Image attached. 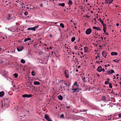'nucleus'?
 <instances>
[{
  "label": "nucleus",
  "instance_id": "obj_1",
  "mask_svg": "<svg viewBox=\"0 0 121 121\" xmlns=\"http://www.w3.org/2000/svg\"><path fill=\"white\" fill-rule=\"evenodd\" d=\"M71 89L73 91L72 93L74 94V93L77 92L81 90V89L79 88H77L76 86L74 85L73 84V85L72 86Z\"/></svg>",
  "mask_w": 121,
  "mask_h": 121
},
{
  "label": "nucleus",
  "instance_id": "obj_2",
  "mask_svg": "<svg viewBox=\"0 0 121 121\" xmlns=\"http://www.w3.org/2000/svg\"><path fill=\"white\" fill-rule=\"evenodd\" d=\"M64 74L65 77L67 78H69V73L68 70H65L64 71Z\"/></svg>",
  "mask_w": 121,
  "mask_h": 121
},
{
  "label": "nucleus",
  "instance_id": "obj_3",
  "mask_svg": "<svg viewBox=\"0 0 121 121\" xmlns=\"http://www.w3.org/2000/svg\"><path fill=\"white\" fill-rule=\"evenodd\" d=\"M30 40V38H28L25 39L24 40V41L26 43V44L28 45L30 44V43H29L30 42L29 41Z\"/></svg>",
  "mask_w": 121,
  "mask_h": 121
},
{
  "label": "nucleus",
  "instance_id": "obj_4",
  "mask_svg": "<svg viewBox=\"0 0 121 121\" xmlns=\"http://www.w3.org/2000/svg\"><path fill=\"white\" fill-rule=\"evenodd\" d=\"M106 73L108 75H110L113 73H115L114 70L113 69H111L109 71H107L106 72Z\"/></svg>",
  "mask_w": 121,
  "mask_h": 121
},
{
  "label": "nucleus",
  "instance_id": "obj_5",
  "mask_svg": "<svg viewBox=\"0 0 121 121\" xmlns=\"http://www.w3.org/2000/svg\"><path fill=\"white\" fill-rule=\"evenodd\" d=\"M44 118L48 121H52V120L49 117L48 115L47 114H46L45 115Z\"/></svg>",
  "mask_w": 121,
  "mask_h": 121
},
{
  "label": "nucleus",
  "instance_id": "obj_6",
  "mask_svg": "<svg viewBox=\"0 0 121 121\" xmlns=\"http://www.w3.org/2000/svg\"><path fill=\"white\" fill-rule=\"evenodd\" d=\"M92 31V30L90 28L87 29L86 31V35H89L91 34Z\"/></svg>",
  "mask_w": 121,
  "mask_h": 121
},
{
  "label": "nucleus",
  "instance_id": "obj_7",
  "mask_svg": "<svg viewBox=\"0 0 121 121\" xmlns=\"http://www.w3.org/2000/svg\"><path fill=\"white\" fill-rule=\"evenodd\" d=\"M113 1V0H105L104 4L107 3L108 4L109 3V4H111L112 3Z\"/></svg>",
  "mask_w": 121,
  "mask_h": 121
},
{
  "label": "nucleus",
  "instance_id": "obj_8",
  "mask_svg": "<svg viewBox=\"0 0 121 121\" xmlns=\"http://www.w3.org/2000/svg\"><path fill=\"white\" fill-rule=\"evenodd\" d=\"M20 121H23L25 120L26 119V116L25 115H24L22 116H21L20 117Z\"/></svg>",
  "mask_w": 121,
  "mask_h": 121
},
{
  "label": "nucleus",
  "instance_id": "obj_9",
  "mask_svg": "<svg viewBox=\"0 0 121 121\" xmlns=\"http://www.w3.org/2000/svg\"><path fill=\"white\" fill-rule=\"evenodd\" d=\"M102 54L104 57L105 58H106V57L107 56V53L106 51H103L102 53Z\"/></svg>",
  "mask_w": 121,
  "mask_h": 121
},
{
  "label": "nucleus",
  "instance_id": "obj_10",
  "mask_svg": "<svg viewBox=\"0 0 121 121\" xmlns=\"http://www.w3.org/2000/svg\"><path fill=\"white\" fill-rule=\"evenodd\" d=\"M39 26V25H37L33 27H31V30H32L33 31H35V29H37Z\"/></svg>",
  "mask_w": 121,
  "mask_h": 121
},
{
  "label": "nucleus",
  "instance_id": "obj_11",
  "mask_svg": "<svg viewBox=\"0 0 121 121\" xmlns=\"http://www.w3.org/2000/svg\"><path fill=\"white\" fill-rule=\"evenodd\" d=\"M106 97L104 96H103L101 98V100L103 101L104 102H107V101L106 100Z\"/></svg>",
  "mask_w": 121,
  "mask_h": 121
},
{
  "label": "nucleus",
  "instance_id": "obj_12",
  "mask_svg": "<svg viewBox=\"0 0 121 121\" xmlns=\"http://www.w3.org/2000/svg\"><path fill=\"white\" fill-rule=\"evenodd\" d=\"M96 70L99 72H101L102 70V68L101 66H99L96 69Z\"/></svg>",
  "mask_w": 121,
  "mask_h": 121
},
{
  "label": "nucleus",
  "instance_id": "obj_13",
  "mask_svg": "<svg viewBox=\"0 0 121 121\" xmlns=\"http://www.w3.org/2000/svg\"><path fill=\"white\" fill-rule=\"evenodd\" d=\"M22 96L23 97L25 98L26 97L29 98L30 97V94L28 95L25 94L22 95Z\"/></svg>",
  "mask_w": 121,
  "mask_h": 121
},
{
  "label": "nucleus",
  "instance_id": "obj_14",
  "mask_svg": "<svg viewBox=\"0 0 121 121\" xmlns=\"http://www.w3.org/2000/svg\"><path fill=\"white\" fill-rule=\"evenodd\" d=\"M93 28L95 30H97L100 31L101 30V29L100 27H96V26H93Z\"/></svg>",
  "mask_w": 121,
  "mask_h": 121
},
{
  "label": "nucleus",
  "instance_id": "obj_15",
  "mask_svg": "<svg viewBox=\"0 0 121 121\" xmlns=\"http://www.w3.org/2000/svg\"><path fill=\"white\" fill-rule=\"evenodd\" d=\"M23 49V48L22 47H20L17 48V50L18 52L21 51Z\"/></svg>",
  "mask_w": 121,
  "mask_h": 121
},
{
  "label": "nucleus",
  "instance_id": "obj_16",
  "mask_svg": "<svg viewBox=\"0 0 121 121\" xmlns=\"http://www.w3.org/2000/svg\"><path fill=\"white\" fill-rule=\"evenodd\" d=\"M118 54L116 52H111V55L112 56L117 55Z\"/></svg>",
  "mask_w": 121,
  "mask_h": 121
},
{
  "label": "nucleus",
  "instance_id": "obj_17",
  "mask_svg": "<svg viewBox=\"0 0 121 121\" xmlns=\"http://www.w3.org/2000/svg\"><path fill=\"white\" fill-rule=\"evenodd\" d=\"M73 84H74V85L76 86L77 88H79V85L78 84L77 82H75Z\"/></svg>",
  "mask_w": 121,
  "mask_h": 121
},
{
  "label": "nucleus",
  "instance_id": "obj_18",
  "mask_svg": "<svg viewBox=\"0 0 121 121\" xmlns=\"http://www.w3.org/2000/svg\"><path fill=\"white\" fill-rule=\"evenodd\" d=\"M34 84L35 85H39L40 84V83L38 82L34 81Z\"/></svg>",
  "mask_w": 121,
  "mask_h": 121
},
{
  "label": "nucleus",
  "instance_id": "obj_19",
  "mask_svg": "<svg viewBox=\"0 0 121 121\" xmlns=\"http://www.w3.org/2000/svg\"><path fill=\"white\" fill-rule=\"evenodd\" d=\"M58 99L60 100H61L63 99L62 96L61 95H59L57 97Z\"/></svg>",
  "mask_w": 121,
  "mask_h": 121
},
{
  "label": "nucleus",
  "instance_id": "obj_20",
  "mask_svg": "<svg viewBox=\"0 0 121 121\" xmlns=\"http://www.w3.org/2000/svg\"><path fill=\"white\" fill-rule=\"evenodd\" d=\"M4 92L3 91H2L0 92V97H2L4 95Z\"/></svg>",
  "mask_w": 121,
  "mask_h": 121
},
{
  "label": "nucleus",
  "instance_id": "obj_21",
  "mask_svg": "<svg viewBox=\"0 0 121 121\" xmlns=\"http://www.w3.org/2000/svg\"><path fill=\"white\" fill-rule=\"evenodd\" d=\"M11 18H12L11 17V15H9L7 17V20H8L11 19Z\"/></svg>",
  "mask_w": 121,
  "mask_h": 121
},
{
  "label": "nucleus",
  "instance_id": "obj_22",
  "mask_svg": "<svg viewBox=\"0 0 121 121\" xmlns=\"http://www.w3.org/2000/svg\"><path fill=\"white\" fill-rule=\"evenodd\" d=\"M30 71L28 70V71L27 72V77L28 78H30Z\"/></svg>",
  "mask_w": 121,
  "mask_h": 121
},
{
  "label": "nucleus",
  "instance_id": "obj_23",
  "mask_svg": "<svg viewBox=\"0 0 121 121\" xmlns=\"http://www.w3.org/2000/svg\"><path fill=\"white\" fill-rule=\"evenodd\" d=\"M31 74L33 76H35L36 75L35 72L33 70L31 72Z\"/></svg>",
  "mask_w": 121,
  "mask_h": 121
},
{
  "label": "nucleus",
  "instance_id": "obj_24",
  "mask_svg": "<svg viewBox=\"0 0 121 121\" xmlns=\"http://www.w3.org/2000/svg\"><path fill=\"white\" fill-rule=\"evenodd\" d=\"M68 4L69 5H71L72 4V1L70 0H69Z\"/></svg>",
  "mask_w": 121,
  "mask_h": 121
},
{
  "label": "nucleus",
  "instance_id": "obj_25",
  "mask_svg": "<svg viewBox=\"0 0 121 121\" xmlns=\"http://www.w3.org/2000/svg\"><path fill=\"white\" fill-rule=\"evenodd\" d=\"M75 39V37H72L71 39V41L72 42H73Z\"/></svg>",
  "mask_w": 121,
  "mask_h": 121
},
{
  "label": "nucleus",
  "instance_id": "obj_26",
  "mask_svg": "<svg viewBox=\"0 0 121 121\" xmlns=\"http://www.w3.org/2000/svg\"><path fill=\"white\" fill-rule=\"evenodd\" d=\"M59 6H61L62 7H64L65 6V4L64 3L62 4L60 3L59 4Z\"/></svg>",
  "mask_w": 121,
  "mask_h": 121
},
{
  "label": "nucleus",
  "instance_id": "obj_27",
  "mask_svg": "<svg viewBox=\"0 0 121 121\" xmlns=\"http://www.w3.org/2000/svg\"><path fill=\"white\" fill-rule=\"evenodd\" d=\"M13 75L14 76L15 78H17L18 76V74L17 73L14 74Z\"/></svg>",
  "mask_w": 121,
  "mask_h": 121
},
{
  "label": "nucleus",
  "instance_id": "obj_28",
  "mask_svg": "<svg viewBox=\"0 0 121 121\" xmlns=\"http://www.w3.org/2000/svg\"><path fill=\"white\" fill-rule=\"evenodd\" d=\"M60 26H61L62 28H64V26L63 24L62 23H61L60 24Z\"/></svg>",
  "mask_w": 121,
  "mask_h": 121
},
{
  "label": "nucleus",
  "instance_id": "obj_29",
  "mask_svg": "<svg viewBox=\"0 0 121 121\" xmlns=\"http://www.w3.org/2000/svg\"><path fill=\"white\" fill-rule=\"evenodd\" d=\"M103 29H105L106 30V24H104L103 25Z\"/></svg>",
  "mask_w": 121,
  "mask_h": 121
},
{
  "label": "nucleus",
  "instance_id": "obj_30",
  "mask_svg": "<svg viewBox=\"0 0 121 121\" xmlns=\"http://www.w3.org/2000/svg\"><path fill=\"white\" fill-rule=\"evenodd\" d=\"M31 46L32 47H36V46L37 45L36 44H32V43H31Z\"/></svg>",
  "mask_w": 121,
  "mask_h": 121
},
{
  "label": "nucleus",
  "instance_id": "obj_31",
  "mask_svg": "<svg viewBox=\"0 0 121 121\" xmlns=\"http://www.w3.org/2000/svg\"><path fill=\"white\" fill-rule=\"evenodd\" d=\"M21 62L23 63H25V61L24 60L22 59L21 60Z\"/></svg>",
  "mask_w": 121,
  "mask_h": 121
},
{
  "label": "nucleus",
  "instance_id": "obj_32",
  "mask_svg": "<svg viewBox=\"0 0 121 121\" xmlns=\"http://www.w3.org/2000/svg\"><path fill=\"white\" fill-rule=\"evenodd\" d=\"M112 83H109V87L110 88H112Z\"/></svg>",
  "mask_w": 121,
  "mask_h": 121
},
{
  "label": "nucleus",
  "instance_id": "obj_33",
  "mask_svg": "<svg viewBox=\"0 0 121 121\" xmlns=\"http://www.w3.org/2000/svg\"><path fill=\"white\" fill-rule=\"evenodd\" d=\"M113 61H114L115 62H117L118 63V62H119V60L116 59V60H113Z\"/></svg>",
  "mask_w": 121,
  "mask_h": 121
},
{
  "label": "nucleus",
  "instance_id": "obj_34",
  "mask_svg": "<svg viewBox=\"0 0 121 121\" xmlns=\"http://www.w3.org/2000/svg\"><path fill=\"white\" fill-rule=\"evenodd\" d=\"M85 79H86V78L85 77H84L83 78H82V80L84 82H86Z\"/></svg>",
  "mask_w": 121,
  "mask_h": 121
},
{
  "label": "nucleus",
  "instance_id": "obj_35",
  "mask_svg": "<svg viewBox=\"0 0 121 121\" xmlns=\"http://www.w3.org/2000/svg\"><path fill=\"white\" fill-rule=\"evenodd\" d=\"M104 83L105 85H107L109 83V82L108 81H106Z\"/></svg>",
  "mask_w": 121,
  "mask_h": 121
},
{
  "label": "nucleus",
  "instance_id": "obj_36",
  "mask_svg": "<svg viewBox=\"0 0 121 121\" xmlns=\"http://www.w3.org/2000/svg\"><path fill=\"white\" fill-rule=\"evenodd\" d=\"M60 118H64V115L63 114H62L60 116Z\"/></svg>",
  "mask_w": 121,
  "mask_h": 121
},
{
  "label": "nucleus",
  "instance_id": "obj_37",
  "mask_svg": "<svg viewBox=\"0 0 121 121\" xmlns=\"http://www.w3.org/2000/svg\"><path fill=\"white\" fill-rule=\"evenodd\" d=\"M100 22L101 23L102 25H103L104 24V22L102 20H100Z\"/></svg>",
  "mask_w": 121,
  "mask_h": 121
},
{
  "label": "nucleus",
  "instance_id": "obj_38",
  "mask_svg": "<svg viewBox=\"0 0 121 121\" xmlns=\"http://www.w3.org/2000/svg\"><path fill=\"white\" fill-rule=\"evenodd\" d=\"M84 50H86L87 51V50L88 49L87 47H84Z\"/></svg>",
  "mask_w": 121,
  "mask_h": 121
},
{
  "label": "nucleus",
  "instance_id": "obj_39",
  "mask_svg": "<svg viewBox=\"0 0 121 121\" xmlns=\"http://www.w3.org/2000/svg\"><path fill=\"white\" fill-rule=\"evenodd\" d=\"M97 19L99 21H100V20H101V18L100 17H97Z\"/></svg>",
  "mask_w": 121,
  "mask_h": 121
},
{
  "label": "nucleus",
  "instance_id": "obj_40",
  "mask_svg": "<svg viewBox=\"0 0 121 121\" xmlns=\"http://www.w3.org/2000/svg\"><path fill=\"white\" fill-rule=\"evenodd\" d=\"M28 13L27 12H25L24 13V14L26 16L28 15Z\"/></svg>",
  "mask_w": 121,
  "mask_h": 121
},
{
  "label": "nucleus",
  "instance_id": "obj_41",
  "mask_svg": "<svg viewBox=\"0 0 121 121\" xmlns=\"http://www.w3.org/2000/svg\"><path fill=\"white\" fill-rule=\"evenodd\" d=\"M78 48V47L77 46H74V49L75 50H76Z\"/></svg>",
  "mask_w": 121,
  "mask_h": 121
},
{
  "label": "nucleus",
  "instance_id": "obj_42",
  "mask_svg": "<svg viewBox=\"0 0 121 121\" xmlns=\"http://www.w3.org/2000/svg\"><path fill=\"white\" fill-rule=\"evenodd\" d=\"M106 30L104 29L103 30L104 31V33H105L106 32Z\"/></svg>",
  "mask_w": 121,
  "mask_h": 121
},
{
  "label": "nucleus",
  "instance_id": "obj_43",
  "mask_svg": "<svg viewBox=\"0 0 121 121\" xmlns=\"http://www.w3.org/2000/svg\"><path fill=\"white\" fill-rule=\"evenodd\" d=\"M75 75H77V76H78L79 75L78 74V73H76L75 74Z\"/></svg>",
  "mask_w": 121,
  "mask_h": 121
},
{
  "label": "nucleus",
  "instance_id": "obj_44",
  "mask_svg": "<svg viewBox=\"0 0 121 121\" xmlns=\"http://www.w3.org/2000/svg\"><path fill=\"white\" fill-rule=\"evenodd\" d=\"M118 116L119 117H121V114H119Z\"/></svg>",
  "mask_w": 121,
  "mask_h": 121
},
{
  "label": "nucleus",
  "instance_id": "obj_45",
  "mask_svg": "<svg viewBox=\"0 0 121 121\" xmlns=\"http://www.w3.org/2000/svg\"><path fill=\"white\" fill-rule=\"evenodd\" d=\"M86 111H87V110L86 109L85 110H83V111H82L83 112H84L86 111Z\"/></svg>",
  "mask_w": 121,
  "mask_h": 121
},
{
  "label": "nucleus",
  "instance_id": "obj_46",
  "mask_svg": "<svg viewBox=\"0 0 121 121\" xmlns=\"http://www.w3.org/2000/svg\"><path fill=\"white\" fill-rule=\"evenodd\" d=\"M102 71L103 72H104L105 71L104 69V68L102 69Z\"/></svg>",
  "mask_w": 121,
  "mask_h": 121
},
{
  "label": "nucleus",
  "instance_id": "obj_47",
  "mask_svg": "<svg viewBox=\"0 0 121 121\" xmlns=\"http://www.w3.org/2000/svg\"><path fill=\"white\" fill-rule=\"evenodd\" d=\"M27 30H30V27L28 28Z\"/></svg>",
  "mask_w": 121,
  "mask_h": 121
},
{
  "label": "nucleus",
  "instance_id": "obj_48",
  "mask_svg": "<svg viewBox=\"0 0 121 121\" xmlns=\"http://www.w3.org/2000/svg\"><path fill=\"white\" fill-rule=\"evenodd\" d=\"M88 52L87 51H86V50H84V52Z\"/></svg>",
  "mask_w": 121,
  "mask_h": 121
},
{
  "label": "nucleus",
  "instance_id": "obj_49",
  "mask_svg": "<svg viewBox=\"0 0 121 121\" xmlns=\"http://www.w3.org/2000/svg\"><path fill=\"white\" fill-rule=\"evenodd\" d=\"M119 24L118 23H117L116 24V25L117 26H119Z\"/></svg>",
  "mask_w": 121,
  "mask_h": 121
},
{
  "label": "nucleus",
  "instance_id": "obj_50",
  "mask_svg": "<svg viewBox=\"0 0 121 121\" xmlns=\"http://www.w3.org/2000/svg\"><path fill=\"white\" fill-rule=\"evenodd\" d=\"M64 83L65 85H66V86H67V83H66L65 82H64Z\"/></svg>",
  "mask_w": 121,
  "mask_h": 121
},
{
  "label": "nucleus",
  "instance_id": "obj_51",
  "mask_svg": "<svg viewBox=\"0 0 121 121\" xmlns=\"http://www.w3.org/2000/svg\"><path fill=\"white\" fill-rule=\"evenodd\" d=\"M105 34H106L107 35H108V34L107 32L106 33H105Z\"/></svg>",
  "mask_w": 121,
  "mask_h": 121
},
{
  "label": "nucleus",
  "instance_id": "obj_52",
  "mask_svg": "<svg viewBox=\"0 0 121 121\" xmlns=\"http://www.w3.org/2000/svg\"><path fill=\"white\" fill-rule=\"evenodd\" d=\"M60 88L61 89H62V87L63 86H62V85H60Z\"/></svg>",
  "mask_w": 121,
  "mask_h": 121
},
{
  "label": "nucleus",
  "instance_id": "obj_53",
  "mask_svg": "<svg viewBox=\"0 0 121 121\" xmlns=\"http://www.w3.org/2000/svg\"><path fill=\"white\" fill-rule=\"evenodd\" d=\"M99 56H96V57H95V58L96 59H97V58H98V57H99Z\"/></svg>",
  "mask_w": 121,
  "mask_h": 121
},
{
  "label": "nucleus",
  "instance_id": "obj_54",
  "mask_svg": "<svg viewBox=\"0 0 121 121\" xmlns=\"http://www.w3.org/2000/svg\"><path fill=\"white\" fill-rule=\"evenodd\" d=\"M40 6L41 7H42L43 6V4H40Z\"/></svg>",
  "mask_w": 121,
  "mask_h": 121
},
{
  "label": "nucleus",
  "instance_id": "obj_55",
  "mask_svg": "<svg viewBox=\"0 0 121 121\" xmlns=\"http://www.w3.org/2000/svg\"><path fill=\"white\" fill-rule=\"evenodd\" d=\"M114 78H113V79H115L116 78V77L114 75Z\"/></svg>",
  "mask_w": 121,
  "mask_h": 121
},
{
  "label": "nucleus",
  "instance_id": "obj_56",
  "mask_svg": "<svg viewBox=\"0 0 121 121\" xmlns=\"http://www.w3.org/2000/svg\"><path fill=\"white\" fill-rule=\"evenodd\" d=\"M66 108H70V106H67Z\"/></svg>",
  "mask_w": 121,
  "mask_h": 121
},
{
  "label": "nucleus",
  "instance_id": "obj_57",
  "mask_svg": "<svg viewBox=\"0 0 121 121\" xmlns=\"http://www.w3.org/2000/svg\"><path fill=\"white\" fill-rule=\"evenodd\" d=\"M80 67H81V66L80 65H79V66H78V68H79Z\"/></svg>",
  "mask_w": 121,
  "mask_h": 121
},
{
  "label": "nucleus",
  "instance_id": "obj_58",
  "mask_svg": "<svg viewBox=\"0 0 121 121\" xmlns=\"http://www.w3.org/2000/svg\"><path fill=\"white\" fill-rule=\"evenodd\" d=\"M53 53H54V54H55V53L54 52H53V51H52V54H53Z\"/></svg>",
  "mask_w": 121,
  "mask_h": 121
},
{
  "label": "nucleus",
  "instance_id": "obj_59",
  "mask_svg": "<svg viewBox=\"0 0 121 121\" xmlns=\"http://www.w3.org/2000/svg\"><path fill=\"white\" fill-rule=\"evenodd\" d=\"M100 38L102 39H103V38L101 36Z\"/></svg>",
  "mask_w": 121,
  "mask_h": 121
},
{
  "label": "nucleus",
  "instance_id": "obj_60",
  "mask_svg": "<svg viewBox=\"0 0 121 121\" xmlns=\"http://www.w3.org/2000/svg\"><path fill=\"white\" fill-rule=\"evenodd\" d=\"M27 9H29V8L28 7H26Z\"/></svg>",
  "mask_w": 121,
  "mask_h": 121
},
{
  "label": "nucleus",
  "instance_id": "obj_61",
  "mask_svg": "<svg viewBox=\"0 0 121 121\" xmlns=\"http://www.w3.org/2000/svg\"><path fill=\"white\" fill-rule=\"evenodd\" d=\"M49 48L50 49H52V48L51 47H49Z\"/></svg>",
  "mask_w": 121,
  "mask_h": 121
},
{
  "label": "nucleus",
  "instance_id": "obj_62",
  "mask_svg": "<svg viewBox=\"0 0 121 121\" xmlns=\"http://www.w3.org/2000/svg\"><path fill=\"white\" fill-rule=\"evenodd\" d=\"M77 68H76V72H78V69H77Z\"/></svg>",
  "mask_w": 121,
  "mask_h": 121
},
{
  "label": "nucleus",
  "instance_id": "obj_63",
  "mask_svg": "<svg viewBox=\"0 0 121 121\" xmlns=\"http://www.w3.org/2000/svg\"><path fill=\"white\" fill-rule=\"evenodd\" d=\"M70 85L69 84H68V85H67V86H70Z\"/></svg>",
  "mask_w": 121,
  "mask_h": 121
},
{
  "label": "nucleus",
  "instance_id": "obj_64",
  "mask_svg": "<svg viewBox=\"0 0 121 121\" xmlns=\"http://www.w3.org/2000/svg\"><path fill=\"white\" fill-rule=\"evenodd\" d=\"M80 53L82 55H83V53L82 52H81Z\"/></svg>",
  "mask_w": 121,
  "mask_h": 121
}]
</instances>
